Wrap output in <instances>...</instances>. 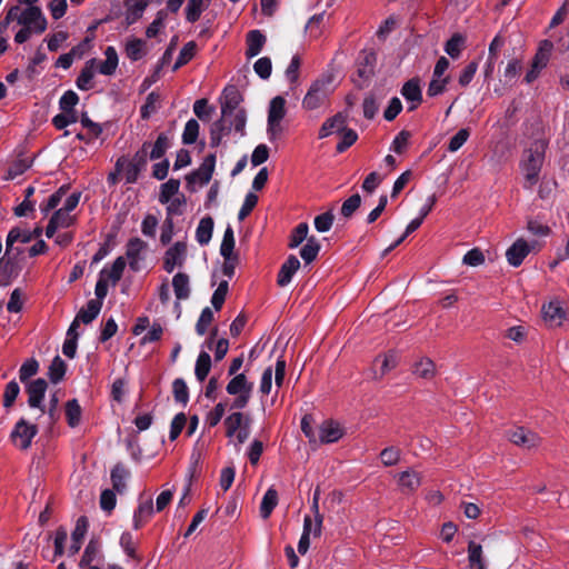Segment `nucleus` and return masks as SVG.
<instances>
[{
	"mask_svg": "<svg viewBox=\"0 0 569 569\" xmlns=\"http://www.w3.org/2000/svg\"><path fill=\"white\" fill-rule=\"evenodd\" d=\"M242 94L234 86H229L223 90L220 98L221 118L214 121L210 128V146L218 147L224 134H228L233 128L241 136L244 134L247 122V112L241 107Z\"/></svg>",
	"mask_w": 569,
	"mask_h": 569,
	"instance_id": "1",
	"label": "nucleus"
},
{
	"mask_svg": "<svg viewBox=\"0 0 569 569\" xmlns=\"http://www.w3.org/2000/svg\"><path fill=\"white\" fill-rule=\"evenodd\" d=\"M547 142L542 139L535 140L525 149L520 167L525 176V187L531 188L538 182L539 173L545 161Z\"/></svg>",
	"mask_w": 569,
	"mask_h": 569,
	"instance_id": "2",
	"label": "nucleus"
},
{
	"mask_svg": "<svg viewBox=\"0 0 569 569\" xmlns=\"http://www.w3.org/2000/svg\"><path fill=\"white\" fill-rule=\"evenodd\" d=\"M69 187L62 186L52 193L46 204L40 206L43 213L56 210L54 213L70 212L74 210L80 201L81 192H72L68 194Z\"/></svg>",
	"mask_w": 569,
	"mask_h": 569,
	"instance_id": "3",
	"label": "nucleus"
},
{
	"mask_svg": "<svg viewBox=\"0 0 569 569\" xmlns=\"http://www.w3.org/2000/svg\"><path fill=\"white\" fill-rule=\"evenodd\" d=\"M252 389L253 383L247 379L244 373L236 375L226 387L229 395L236 396L231 403V409L240 410L246 408L251 398Z\"/></svg>",
	"mask_w": 569,
	"mask_h": 569,
	"instance_id": "4",
	"label": "nucleus"
},
{
	"mask_svg": "<svg viewBox=\"0 0 569 569\" xmlns=\"http://www.w3.org/2000/svg\"><path fill=\"white\" fill-rule=\"evenodd\" d=\"M330 81L326 79L316 80L303 98L302 106L308 110H315L322 106L330 94Z\"/></svg>",
	"mask_w": 569,
	"mask_h": 569,
	"instance_id": "5",
	"label": "nucleus"
},
{
	"mask_svg": "<svg viewBox=\"0 0 569 569\" xmlns=\"http://www.w3.org/2000/svg\"><path fill=\"white\" fill-rule=\"evenodd\" d=\"M16 20L22 27H30L34 33H42L47 29V19L41 9L36 6L28 7L17 13Z\"/></svg>",
	"mask_w": 569,
	"mask_h": 569,
	"instance_id": "6",
	"label": "nucleus"
},
{
	"mask_svg": "<svg viewBox=\"0 0 569 569\" xmlns=\"http://www.w3.org/2000/svg\"><path fill=\"white\" fill-rule=\"evenodd\" d=\"M216 164V156L214 154H208L201 166L188 174L186 177L187 186L189 189L194 190L197 186H204L207 184L213 173Z\"/></svg>",
	"mask_w": 569,
	"mask_h": 569,
	"instance_id": "7",
	"label": "nucleus"
},
{
	"mask_svg": "<svg viewBox=\"0 0 569 569\" xmlns=\"http://www.w3.org/2000/svg\"><path fill=\"white\" fill-rule=\"evenodd\" d=\"M23 252L22 248H17L16 252L12 254H8L7 251L4 256L0 259V283L3 286L9 284L13 279H16L20 271L21 266L19 264L18 257Z\"/></svg>",
	"mask_w": 569,
	"mask_h": 569,
	"instance_id": "8",
	"label": "nucleus"
},
{
	"mask_svg": "<svg viewBox=\"0 0 569 569\" xmlns=\"http://www.w3.org/2000/svg\"><path fill=\"white\" fill-rule=\"evenodd\" d=\"M37 433L38 428L36 425L29 423L24 419H20L11 432V438L17 447L26 450L31 446V441Z\"/></svg>",
	"mask_w": 569,
	"mask_h": 569,
	"instance_id": "9",
	"label": "nucleus"
},
{
	"mask_svg": "<svg viewBox=\"0 0 569 569\" xmlns=\"http://www.w3.org/2000/svg\"><path fill=\"white\" fill-rule=\"evenodd\" d=\"M507 438L513 445L523 449H533L541 442V438L533 431L523 427H515L507 431Z\"/></svg>",
	"mask_w": 569,
	"mask_h": 569,
	"instance_id": "10",
	"label": "nucleus"
},
{
	"mask_svg": "<svg viewBox=\"0 0 569 569\" xmlns=\"http://www.w3.org/2000/svg\"><path fill=\"white\" fill-rule=\"evenodd\" d=\"M48 383L43 378H38L27 382L26 390L28 393V405L31 408H39L43 412L42 400L44 398Z\"/></svg>",
	"mask_w": 569,
	"mask_h": 569,
	"instance_id": "11",
	"label": "nucleus"
},
{
	"mask_svg": "<svg viewBox=\"0 0 569 569\" xmlns=\"http://www.w3.org/2000/svg\"><path fill=\"white\" fill-rule=\"evenodd\" d=\"M146 249L147 243L140 238H132L129 240L126 256L129 260V266L133 271L139 270V262L143 259Z\"/></svg>",
	"mask_w": 569,
	"mask_h": 569,
	"instance_id": "12",
	"label": "nucleus"
},
{
	"mask_svg": "<svg viewBox=\"0 0 569 569\" xmlns=\"http://www.w3.org/2000/svg\"><path fill=\"white\" fill-rule=\"evenodd\" d=\"M186 254V244L182 242H176L172 247H170L166 254L163 261V268L167 272H172L176 267H180L183 263Z\"/></svg>",
	"mask_w": 569,
	"mask_h": 569,
	"instance_id": "13",
	"label": "nucleus"
},
{
	"mask_svg": "<svg viewBox=\"0 0 569 569\" xmlns=\"http://www.w3.org/2000/svg\"><path fill=\"white\" fill-rule=\"evenodd\" d=\"M153 502L150 497L140 496L139 505L133 512V528L140 529L153 515Z\"/></svg>",
	"mask_w": 569,
	"mask_h": 569,
	"instance_id": "14",
	"label": "nucleus"
},
{
	"mask_svg": "<svg viewBox=\"0 0 569 569\" xmlns=\"http://www.w3.org/2000/svg\"><path fill=\"white\" fill-rule=\"evenodd\" d=\"M542 317L549 327H559L566 318V312L559 301H550L543 305Z\"/></svg>",
	"mask_w": 569,
	"mask_h": 569,
	"instance_id": "15",
	"label": "nucleus"
},
{
	"mask_svg": "<svg viewBox=\"0 0 569 569\" xmlns=\"http://www.w3.org/2000/svg\"><path fill=\"white\" fill-rule=\"evenodd\" d=\"M531 247L523 239H518L506 252V258L512 267H519L529 254Z\"/></svg>",
	"mask_w": 569,
	"mask_h": 569,
	"instance_id": "16",
	"label": "nucleus"
},
{
	"mask_svg": "<svg viewBox=\"0 0 569 569\" xmlns=\"http://www.w3.org/2000/svg\"><path fill=\"white\" fill-rule=\"evenodd\" d=\"M299 268H300L299 259L296 256L290 254L287 258V260L282 263V266L280 267V270L278 272L277 283L280 287L288 286L291 282L293 274L299 270Z\"/></svg>",
	"mask_w": 569,
	"mask_h": 569,
	"instance_id": "17",
	"label": "nucleus"
},
{
	"mask_svg": "<svg viewBox=\"0 0 569 569\" xmlns=\"http://www.w3.org/2000/svg\"><path fill=\"white\" fill-rule=\"evenodd\" d=\"M343 436V429L338 422L327 420L319 427V440L321 443H332Z\"/></svg>",
	"mask_w": 569,
	"mask_h": 569,
	"instance_id": "18",
	"label": "nucleus"
},
{
	"mask_svg": "<svg viewBox=\"0 0 569 569\" xmlns=\"http://www.w3.org/2000/svg\"><path fill=\"white\" fill-rule=\"evenodd\" d=\"M468 569H487V562L482 546L475 540H470L467 548Z\"/></svg>",
	"mask_w": 569,
	"mask_h": 569,
	"instance_id": "19",
	"label": "nucleus"
},
{
	"mask_svg": "<svg viewBox=\"0 0 569 569\" xmlns=\"http://www.w3.org/2000/svg\"><path fill=\"white\" fill-rule=\"evenodd\" d=\"M401 94L403 96V98L407 101L411 102V106L409 107V111H413L420 104V102L422 100L419 80L418 79L408 80L401 89Z\"/></svg>",
	"mask_w": 569,
	"mask_h": 569,
	"instance_id": "20",
	"label": "nucleus"
},
{
	"mask_svg": "<svg viewBox=\"0 0 569 569\" xmlns=\"http://www.w3.org/2000/svg\"><path fill=\"white\" fill-rule=\"evenodd\" d=\"M150 0H126V23L131 26L137 22L143 14Z\"/></svg>",
	"mask_w": 569,
	"mask_h": 569,
	"instance_id": "21",
	"label": "nucleus"
},
{
	"mask_svg": "<svg viewBox=\"0 0 569 569\" xmlns=\"http://www.w3.org/2000/svg\"><path fill=\"white\" fill-rule=\"evenodd\" d=\"M347 117L341 112H338L333 117L327 119L319 131V138H326L333 132H341L346 128Z\"/></svg>",
	"mask_w": 569,
	"mask_h": 569,
	"instance_id": "22",
	"label": "nucleus"
},
{
	"mask_svg": "<svg viewBox=\"0 0 569 569\" xmlns=\"http://www.w3.org/2000/svg\"><path fill=\"white\" fill-rule=\"evenodd\" d=\"M266 43V37L260 30H251L247 34V51L249 58L256 57L260 53Z\"/></svg>",
	"mask_w": 569,
	"mask_h": 569,
	"instance_id": "23",
	"label": "nucleus"
},
{
	"mask_svg": "<svg viewBox=\"0 0 569 569\" xmlns=\"http://www.w3.org/2000/svg\"><path fill=\"white\" fill-rule=\"evenodd\" d=\"M398 483L403 492H412L418 489L421 479L418 472L409 469L399 473Z\"/></svg>",
	"mask_w": 569,
	"mask_h": 569,
	"instance_id": "24",
	"label": "nucleus"
},
{
	"mask_svg": "<svg viewBox=\"0 0 569 569\" xmlns=\"http://www.w3.org/2000/svg\"><path fill=\"white\" fill-rule=\"evenodd\" d=\"M96 59H90L86 62L84 67L82 68L77 79V87L80 90H89L92 88L91 80L93 79L96 72Z\"/></svg>",
	"mask_w": 569,
	"mask_h": 569,
	"instance_id": "25",
	"label": "nucleus"
},
{
	"mask_svg": "<svg viewBox=\"0 0 569 569\" xmlns=\"http://www.w3.org/2000/svg\"><path fill=\"white\" fill-rule=\"evenodd\" d=\"M102 302L99 300H89L86 308L80 309L76 319L86 325L91 323L99 315Z\"/></svg>",
	"mask_w": 569,
	"mask_h": 569,
	"instance_id": "26",
	"label": "nucleus"
},
{
	"mask_svg": "<svg viewBox=\"0 0 569 569\" xmlns=\"http://www.w3.org/2000/svg\"><path fill=\"white\" fill-rule=\"evenodd\" d=\"M130 476V471L122 465L117 463L111 470V481L113 489L122 493L126 490V481Z\"/></svg>",
	"mask_w": 569,
	"mask_h": 569,
	"instance_id": "27",
	"label": "nucleus"
},
{
	"mask_svg": "<svg viewBox=\"0 0 569 569\" xmlns=\"http://www.w3.org/2000/svg\"><path fill=\"white\" fill-rule=\"evenodd\" d=\"M247 418L248 417L240 411L229 415L224 419L226 436L228 438H233L238 429L242 428L244 423H247Z\"/></svg>",
	"mask_w": 569,
	"mask_h": 569,
	"instance_id": "28",
	"label": "nucleus"
},
{
	"mask_svg": "<svg viewBox=\"0 0 569 569\" xmlns=\"http://www.w3.org/2000/svg\"><path fill=\"white\" fill-rule=\"evenodd\" d=\"M278 505V492L273 487H270L266 493L263 495V498L260 503V516L263 519H267L270 517L272 510Z\"/></svg>",
	"mask_w": 569,
	"mask_h": 569,
	"instance_id": "29",
	"label": "nucleus"
},
{
	"mask_svg": "<svg viewBox=\"0 0 569 569\" xmlns=\"http://www.w3.org/2000/svg\"><path fill=\"white\" fill-rule=\"evenodd\" d=\"M174 295L178 300L188 299L190 296L189 277L186 273L178 272L172 279Z\"/></svg>",
	"mask_w": 569,
	"mask_h": 569,
	"instance_id": "30",
	"label": "nucleus"
},
{
	"mask_svg": "<svg viewBox=\"0 0 569 569\" xmlns=\"http://www.w3.org/2000/svg\"><path fill=\"white\" fill-rule=\"evenodd\" d=\"M212 230H213V220L211 219V217L207 216V217L202 218L200 220L199 226L196 231L197 241L202 246L207 244L211 239Z\"/></svg>",
	"mask_w": 569,
	"mask_h": 569,
	"instance_id": "31",
	"label": "nucleus"
},
{
	"mask_svg": "<svg viewBox=\"0 0 569 569\" xmlns=\"http://www.w3.org/2000/svg\"><path fill=\"white\" fill-rule=\"evenodd\" d=\"M81 407L77 399H71L66 403V418L70 428H76L81 421Z\"/></svg>",
	"mask_w": 569,
	"mask_h": 569,
	"instance_id": "32",
	"label": "nucleus"
},
{
	"mask_svg": "<svg viewBox=\"0 0 569 569\" xmlns=\"http://www.w3.org/2000/svg\"><path fill=\"white\" fill-rule=\"evenodd\" d=\"M287 113L286 100L281 96L274 97L269 104L268 120L282 121Z\"/></svg>",
	"mask_w": 569,
	"mask_h": 569,
	"instance_id": "33",
	"label": "nucleus"
},
{
	"mask_svg": "<svg viewBox=\"0 0 569 569\" xmlns=\"http://www.w3.org/2000/svg\"><path fill=\"white\" fill-rule=\"evenodd\" d=\"M211 369V358L210 355L206 351H201L197 358L194 375L197 379L202 382L207 378L209 371Z\"/></svg>",
	"mask_w": 569,
	"mask_h": 569,
	"instance_id": "34",
	"label": "nucleus"
},
{
	"mask_svg": "<svg viewBox=\"0 0 569 569\" xmlns=\"http://www.w3.org/2000/svg\"><path fill=\"white\" fill-rule=\"evenodd\" d=\"M144 44H146V42L142 39H139V38L129 39L126 43L127 57L132 61H137V60L141 59L146 54Z\"/></svg>",
	"mask_w": 569,
	"mask_h": 569,
	"instance_id": "35",
	"label": "nucleus"
},
{
	"mask_svg": "<svg viewBox=\"0 0 569 569\" xmlns=\"http://www.w3.org/2000/svg\"><path fill=\"white\" fill-rule=\"evenodd\" d=\"M436 203V194L430 192H422L415 197V210L418 213H429Z\"/></svg>",
	"mask_w": 569,
	"mask_h": 569,
	"instance_id": "36",
	"label": "nucleus"
},
{
	"mask_svg": "<svg viewBox=\"0 0 569 569\" xmlns=\"http://www.w3.org/2000/svg\"><path fill=\"white\" fill-rule=\"evenodd\" d=\"M106 60L100 63L99 71L102 74H112L118 66V54L113 47H108L104 51Z\"/></svg>",
	"mask_w": 569,
	"mask_h": 569,
	"instance_id": "37",
	"label": "nucleus"
},
{
	"mask_svg": "<svg viewBox=\"0 0 569 569\" xmlns=\"http://www.w3.org/2000/svg\"><path fill=\"white\" fill-rule=\"evenodd\" d=\"M466 38L460 33H455L445 44V51L452 59L460 57L461 51L465 47Z\"/></svg>",
	"mask_w": 569,
	"mask_h": 569,
	"instance_id": "38",
	"label": "nucleus"
},
{
	"mask_svg": "<svg viewBox=\"0 0 569 569\" xmlns=\"http://www.w3.org/2000/svg\"><path fill=\"white\" fill-rule=\"evenodd\" d=\"M309 226L307 222L299 223L291 232L289 237L288 247L293 249L299 247L305 240L309 239L308 237Z\"/></svg>",
	"mask_w": 569,
	"mask_h": 569,
	"instance_id": "39",
	"label": "nucleus"
},
{
	"mask_svg": "<svg viewBox=\"0 0 569 569\" xmlns=\"http://www.w3.org/2000/svg\"><path fill=\"white\" fill-rule=\"evenodd\" d=\"M320 250V244L315 237L307 239L306 244L300 249V257L306 263L312 262Z\"/></svg>",
	"mask_w": 569,
	"mask_h": 569,
	"instance_id": "40",
	"label": "nucleus"
},
{
	"mask_svg": "<svg viewBox=\"0 0 569 569\" xmlns=\"http://www.w3.org/2000/svg\"><path fill=\"white\" fill-rule=\"evenodd\" d=\"M553 49V44L549 40H542L539 43V48L535 54V58L532 60L536 66H542L546 67L548 64V61L550 59L551 51Z\"/></svg>",
	"mask_w": 569,
	"mask_h": 569,
	"instance_id": "41",
	"label": "nucleus"
},
{
	"mask_svg": "<svg viewBox=\"0 0 569 569\" xmlns=\"http://www.w3.org/2000/svg\"><path fill=\"white\" fill-rule=\"evenodd\" d=\"M100 556V545L98 541L91 539L84 551H83V555L81 557V560H80V566L83 567V566H92L91 563L97 560Z\"/></svg>",
	"mask_w": 569,
	"mask_h": 569,
	"instance_id": "42",
	"label": "nucleus"
},
{
	"mask_svg": "<svg viewBox=\"0 0 569 569\" xmlns=\"http://www.w3.org/2000/svg\"><path fill=\"white\" fill-rule=\"evenodd\" d=\"M67 365L66 362L59 357L56 356L49 367V379L53 383H58L66 375Z\"/></svg>",
	"mask_w": 569,
	"mask_h": 569,
	"instance_id": "43",
	"label": "nucleus"
},
{
	"mask_svg": "<svg viewBox=\"0 0 569 569\" xmlns=\"http://www.w3.org/2000/svg\"><path fill=\"white\" fill-rule=\"evenodd\" d=\"M172 393L176 402L186 406L189 401V389L182 378H177L172 382Z\"/></svg>",
	"mask_w": 569,
	"mask_h": 569,
	"instance_id": "44",
	"label": "nucleus"
},
{
	"mask_svg": "<svg viewBox=\"0 0 569 569\" xmlns=\"http://www.w3.org/2000/svg\"><path fill=\"white\" fill-rule=\"evenodd\" d=\"M169 138L167 137V134L160 133L154 144L149 148L151 149L150 152L148 151L150 159H160L166 153L167 149L169 148Z\"/></svg>",
	"mask_w": 569,
	"mask_h": 569,
	"instance_id": "45",
	"label": "nucleus"
},
{
	"mask_svg": "<svg viewBox=\"0 0 569 569\" xmlns=\"http://www.w3.org/2000/svg\"><path fill=\"white\" fill-rule=\"evenodd\" d=\"M196 50H197L196 42L189 41L187 44H184L179 53V57H178L172 70L177 71L180 67L188 63L194 57Z\"/></svg>",
	"mask_w": 569,
	"mask_h": 569,
	"instance_id": "46",
	"label": "nucleus"
},
{
	"mask_svg": "<svg viewBox=\"0 0 569 569\" xmlns=\"http://www.w3.org/2000/svg\"><path fill=\"white\" fill-rule=\"evenodd\" d=\"M423 222V216L415 218L406 228L403 234L398 238L393 243H391L388 248L385 249L383 256L391 252L396 247H398L409 234L415 232Z\"/></svg>",
	"mask_w": 569,
	"mask_h": 569,
	"instance_id": "47",
	"label": "nucleus"
},
{
	"mask_svg": "<svg viewBox=\"0 0 569 569\" xmlns=\"http://www.w3.org/2000/svg\"><path fill=\"white\" fill-rule=\"evenodd\" d=\"M413 373L420 378L430 379L435 375V363L429 358L416 362Z\"/></svg>",
	"mask_w": 569,
	"mask_h": 569,
	"instance_id": "48",
	"label": "nucleus"
},
{
	"mask_svg": "<svg viewBox=\"0 0 569 569\" xmlns=\"http://www.w3.org/2000/svg\"><path fill=\"white\" fill-rule=\"evenodd\" d=\"M319 497H320V491L317 488L315 491V495L312 498V505H311V510L313 511V516H315L313 537H320L321 530H322L323 517L319 511Z\"/></svg>",
	"mask_w": 569,
	"mask_h": 569,
	"instance_id": "49",
	"label": "nucleus"
},
{
	"mask_svg": "<svg viewBox=\"0 0 569 569\" xmlns=\"http://www.w3.org/2000/svg\"><path fill=\"white\" fill-rule=\"evenodd\" d=\"M126 268V260L123 257H118L111 268L106 273V278L116 284L122 277L123 270Z\"/></svg>",
	"mask_w": 569,
	"mask_h": 569,
	"instance_id": "50",
	"label": "nucleus"
},
{
	"mask_svg": "<svg viewBox=\"0 0 569 569\" xmlns=\"http://www.w3.org/2000/svg\"><path fill=\"white\" fill-rule=\"evenodd\" d=\"M39 370V363L36 359L31 358L22 363L19 370V379L22 383H27L28 380L33 377Z\"/></svg>",
	"mask_w": 569,
	"mask_h": 569,
	"instance_id": "51",
	"label": "nucleus"
},
{
	"mask_svg": "<svg viewBox=\"0 0 569 569\" xmlns=\"http://www.w3.org/2000/svg\"><path fill=\"white\" fill-rule=\"evenodd\" d=\"M204 6V0H188L186 8V18L189 22H196L199 18Z\"/></svg>",
	"mask_w": 569,
	"mask_h": 569,
	"instance_id": "52",
	"label": "nucleus"
},
{
	"mask_svg": "<svg viewBox=\"0 0 569 569\" xmlns=\"http://www.w3.org/2000/svg\"><path fill=\"white\" fill-rule=\"evenodd\" d=\"M199 134V123L194 119H190L182 133V142L184 144H192L197 141Z\"/></svg>",
	"mask_w": 569,
	"mask_h": 569,
	"instance_id": "53",
	"label": "nucleus"
},
{
	"mask_svg": "<svg viewBox=\"0 0 569 569\" xmlns=\"http://www.w3.org/2000/svg\"><path fill=\"white\" fill-rule=\"evenodd\" d=\"M213 111L214 108L210 107L204 98L197 100L193 104V112L200 120L209 121Z\"/></svg>",
	"mask_w": 569,
	"mask_h": 569,
	"instance_id": "54",
	"label": "nucleus"
},
{
	"mask_svg": "<svg viewBox=\"0 0 569 569\" xmlns=\"http://www.w3.org/2000/svg\"><path fill=\"white\" fill-rule=\"evenodd\" d=\"M450 77L447 76L445 78L436 77L432 74V79L429 83L427 93L429 97H436L438 94H441L445 90L447 84L449 83Z\"/></svg>",
	"mask_w": 569,
	"mask_h": 569,
	"instance_id": "55",
	"label": "nucleus"
},
{
	"mask_svg": "<svg viewBox=\"0 0 569 569\" xmlns=\"http://www.w3.org/2000/svg\"><path fill=\"white\" fill-rule=\"evenodd\" d=\"M180 187V181L176 179H170L166 183L161 186L160 201L166 203L169 202L170 199L178 193Z\"/></svg>",
	"mask_w": 569,
	"mask_h": 569,
	"instance_id": "56",
	"label": "nucleus"
},
{
	"mask_svg": "<svg viewBox=\"0 0 569 569\" xmlns=\"http://www.w3.org/2000/svg\"><path fill=\"white\" fill-rule=\"evenodd\" d=\"M212 320H213V312H212V310L209 307H206L204 309H202V311L200 313V317H199V319L197 321V325H196L197 333L199 336H203L207 332L208 327L210 326Z\"/></svg>",
	"mask_w": 569,
	"mask_h": 569,
	"instance_id": "57",
	"label": "nucleus"
},
{
	"mask_svg": "<svg viewBox=\"0 0 569 569\" xmlns=\"http://www.w3.org/2000/svg\"><path fill=\"white\" fill-rule=\"evenodd\" d=\"M151 147L150 142H144L139 149L132 159L129 161L133 164V167L138 168L140 171L144 170L148 163V150Z\"/></svg>",
	"mask_w": 569,
	"mask_h": 569,
	"instance_id": "58",
	"label": "nucleus"
},
{
	"mask_svg": "<svg viewBox=\"0 0 569 569\" xmlns=\"http://www.w3.org/2000/svg\"><path fill=\"white\" fill-rule=\"evenodd\" d=\"M224 412H226V405L222 402L217 403L214 406V408L207 413L206 419H204L206 425L209 428L216 427L220 422Z\"/></svg>",
	"mask_w": 569,
	"mask_h": 569,
	"instance_id": "59",
	"label": "nucleus"
},
{
	"mask_svg": "<svg viewBox=\"0 0 569 569\" xmlns=\"http://www.w3.org/2000/svg\"><path fill=\"white\" fill-rule=\"evenodd\" d=\"M362 109L365 118L369 120L375 118L379 109V103L377 97L373 93L366 96L363 99Z\"/></svg>",
	"mask_w": 569,
	"mask_h": 569,
	"instance_id": "60",
	"label": "nucleus"
},
{
	"mask_svg": "<svg viewBox=\"0 0 569 569\" xmlns=\"http://www.w3.org/2000/svg\"><path fill=\"white\" fill-rule=\"evenodd\" d=\"M19 392H20V387L14 380L7 383L4 393H3V406L6 408L11 407L13 405V402L16 401Z\"/></svg>",
	"mask_w": 569,
	"mask_h": 569,
	"instance_id": "61",
	"label": "nucleus"
},
{
	"mask_svg": "<svg viewBox=\"0 0 569 569\" xmlns=\"http://www.w3.org/2000/svg\"><path fill=\"white\" fill-rule=\"evenodd\" d=\"M470 136L469 129H460L449 141L448 150L450 152L458 151Z\"/></svg>",
	"mask_w": 569,
	"mask_h": 569,
	"instance_id": "62",
	"label": "nucleus"
},
{
	"mask_svg": "<svg viewBox=\"0 0 569 569\" xmlns=\"http://www.w3.org/2000/svg\"><path fill=\"white\" fill-rule=\"evenodd\" d=\"M477 69H478V62L477 61H471L469 62L460 72V76L458 78V83L461 86V87H467L475 73L477 72Z\"/></svg>",
	"mask_w": 569,
	"mask_h": 569,
	"instance_id": "63",
	"label": "nucleus"
},
{
	"mask_svg": "<svg viewBox=\"0 0 569 569\" xmlns=\"http://www.w3.org/2000/svg\"><path fill=\"white\" fill-rule=\"evenodd\" d=\"M380 458L385 466H395L400 459V450L396 447L385 448L380 453Z\"/></svg>",
	"mask_w": 569,
	"mask_h": 569,
	"instance_id": "64",
	"label": "nucleus"
}]
</instances>
